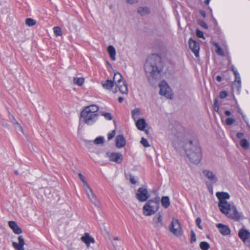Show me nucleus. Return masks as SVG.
Returning <instances> with one entry per match:
<instances>
[{"instance_id": "nucleus-26", "label": "nucleus", "mask_w": 250, "mask_h": 250, "mask_svg": "<svg viewBox=\"0 0 250 250\" xmlns=\"http://www.w3.org/2000/svg\"><path fill=\"white\" fill-rule=\"evenodd\" d=\"M107 51L111 59L113 61H115L116 60V51L115 48L113 46L110 45L107 47Z\"/></svg>"}, {"instance_id": "nucleus-22", "label": "nucleus", "mask_w": 250, "mask_h": 250, "mask_svg": "<svg viewBox=\"0 0 250 250\" xmlns=\"http://www.w3.org/2000/svg\"><path fill=\"white\" fill-rule=\"evenodd\" d=\"M146 204H149L153 208V209H156L158 210L159 208V199L155 198L153 200H148Z\"/></svg>"}, {"instance_id": "nucleus-25", "label": "nucleus", "mask_w": 250, "mask_h": 250, "mask_svg": "<svg viewBox=\"0 0 250 250\" xmlns=\"http://www.w3.org/2000/svg\"><path fill=\"white\" fill-rule=\"evenodd\" d=\"M146 123L144 119H138L136 122V125L138 129L144 130Z\"/></svg>"}, {"instance_id": "nucleus-56", "label": "nucleus", "mask_w": 250, "mask_h": 250, "mask_svg": "<svg viewBox=\"0 0 250 250\" xmlns=\"http://www.w3.org/2000/svg\"><path fill=\"white\" fill-rule=\"evenodd\" d=\"M200 13L201 15L203 17H204V18H205V17H206V14L205 11H203V10H201V11H200Z\"/></svg>"}, {"instance_id": "nucleus-6", "label": "nucleus", "mask_w": 250, "mask_h": 250, "mask_svg": "<svg viewBox=\"0 0 250 250\" xmlns=\"http://www.w3.org/2000/svg\"><path fill=\"white\" fill-rule=\"evenodd\" d=\"M159 86L160 87V94L165 96L168 99H171L172 98V91L167 83L163 81L161 82Z\"/></svg>"}, {"instance_id": "nucleus-54", "label": "nucleus", "mask_w": 250, "mask_h": 250, "mask_svg": "<svg viewBox=\"0 0 250 250\" xmlns=\"http://www.w3.org/2000/svg\"><path fill=\"white\" fill-rule=\"evenodd\" d=\"M78 175H79V177L80 180H81V181L82 182L85 181L84 176L81 173H79Z\"/></svg>"}, {"instance_id": "nucleus-11", "label": "nucleus", "mask_w": 250, "mask_h": 250, "mask_svg": "<svg viewBox=\"0 0 250 250\" xmlns=\"http://www.w3.org/2000/svg\"><path fill=\"white\" fill-rule=\"evenodd\" d=\"M105 156L109 158L110 161L114 162L118 164L121 163L123 161L122 155L121 153L107 152L105 154Z\"/></svg>"}, {"instance_id": "nucleus-12", "label": "nucleus", "mask_w": 250, "mask_h": 250, "mask_svg": "<svg viewBox=\"0 0 250 250\" xmlns=\"http://www.w3.org/2000/svg\"><path fill=\"white\" fill-rule=\"evenodd\" d=\"M189 47L193 52L196 57L199 56V51L200 49L199 44L195 41L190 38L188 41Z\"/></svg>"}, {"instance_id": "nucleus-44", "label": "nucleus", "mask_w": 250, "mask_h": 250, "mask_svg": "<svg viewBox=\"0 0 250 250\" xmlns=\"http://www.w3.org/2000/svg\"><path fill=\"white\" fill-rule=\"evenodd\" d=\"M196 36L198 38H203V39L205 38L204 37V33H203V32L202 31H200L199 29H196Z\"/></svg>"}, {"instance_id": "nucleus-59", "label": "nucleus", "mask_w": 250, "mask_h": 250, "mask_svg": "<svg viewBox=\"0 0 250 250\" xmlns=\"http://www.w3.org/2000/svg\"><path fill=\"white\" fill-rule=\"evenodd\" d=\"M124 101V98L122 97H120L118 98V101L120 103H122Z\"/></svg>"}, {"instance_id": "nucleus-24", "label": "nucleus", "mask_w": 250, "mask_h": 250, "mask_svg": "<svg viewBox=\"0 0 250 250\" xmlns=\"http://www.w3.org/2000/svg\"><path fill=\"white\" fill-rule=\"evenodd\" d=\"M101 84L104 88L110 90L113 87L114 83L111 80H107L105 81L102 82Z\"/></svg>"}, {"instance_id": "nucleus-61", "label": "nucleus", "mask_w": 250, "mask_h": 250, "mask_svg": "<svg viewBox=\"0 0 250 250\" xmlns=\"http://www.w3.org/2000/svg\"><path fill=\"white\" fill-rule=\"evenodd\" d=\"M236 70L235 69V68L234 67V66L233 65H232L231 66V70L233 71V72L235 70Z\"/></svg>"}, {"instance_id": "nucleus-49", "label": "nucleus", "mask_w": 250, "mask_h": 250, "mask_svg": "<svg viewBox=\"0 0 250 250\" xmlns=\"http://www.w3.org/2000/svg\"><path fill=\"white\" fill-rule=\"evenodd\" d=\"M115 134V130H112V132L110 134H108V139L111 140V139H112L114 137Z\"/></svg>"}, {"instance_id": "nucleus-18", "label": "nucleus", "mask_w": 250, "mask_h": 250, "mask_svg": "<svg viewBox=\"0 0 250 250\" xmlns=\"http://www.w3.org/2000/svg\"><path fill=\"white\" fill-rule=\"evenodd\" d=\"M216 227L218 228L220 232L223 235H228L230 232V229L228 226L226 225H224L222 224H217Z\"/></svg>"}, {"instance_id": "nucleus-28", "label": "nucleus", "mask_w": 250, "mask_h": 250, "mask_svg": "<svg viewBox=\"0 0 250 250\" xmlns=\"http://www.w3.org/2000/svg\"><path fill=\"white\" fill-rule=\"evenodd\" d=\"M161 202L162 206L165 208H167L170 205V200L168 196H163Z\"/></svg>"}, {"instance_id": "nucleus-57", "label": "nucleus", "mask_w": 250, "mask_h": 250, "mask_svg": "<svg viewBox=\"0 0 250 250\" xmlns=\"http://www.w3.org/2000/svg\"><path fill=\"white\" fill-rule=\"evenodd\" d=\"M225 115H226V116H229L231 115V112H230V111L227 110V111H226L225 112Z\"/></svg>"}, {"instance_id": "nucleus-10", "label": "nucleus", "mask_w": 250, "mask_h": 250, "mask_svg": "<svg viewBox=\"0 0 250 250\" xmlns=\"http://www.w3.org/2000/svg\"><path fill=\"white\" fill-rule=\"evenodd\" d=\"M227 215L229 218L235 221H239L243 218L242 213L238 212L235 206H232L230 211Z\"/></svg>"}, {"instance_id": "nucleus-58", "label": "nucleus", "mask_w": 250, "mask_h": 250, "mask_svg": "<svg viewBox=\"0 0 250 250\" xmlns=\"http://www.w3.org/2000/svg\"><path fill=\"white\" fill-rule=\"evenodd\" d=\"M216 80L217 82H220L222 80V78L220 76H217L216 78Z\"/></svg>"}, {"instance_id": "nucleus-62", "label": "nucleus", "mask_w": 250, "mask_h": 250, "mask_svg": "<svg viewBox=\"0 0 250 250\" xmlns=\"http://www.w3.org/2000/svg\"><path fill=\"white\" fill-rule=\"evenodd\" d=\"M209 1L210 0H205V3L206 4H208L209 2Z\"/></svg>"}, {"instance_id": "nucleus-23", "label": "nucleus", "mask_w": 250, "mask_h": 250, "mask_svg": "<svg viewBox=\"0 0 250 250\" xmlns=\"http://www.w3.org/2000/svg\"><path fill=\"white\" fill-rule=\"evenodd\" d=\"M137 12L141 16H145L150 13L149 9L146 6L139 7L137 9Z\"/></svg>"}, {"instance_id": "nucleus-48", "label": "nucleus", "mask_w": 250, "mask_h": 250, "mask_svg": "<svg viewBox=\"0 0 250 250\" xmlns=\"http://www.w3.org/2000/svg\"><path fill=\"white\" fill-rule=\"evenodd\" d=\"M83 186L85 188V191H87V190L91 189L90 187H89V186L88 185V183L86 182V181L83 182Z\"/></svg>"}, {"instance_id": "nucleus-21", "label": "nucleus", "mask_w": 250, "mask_h": 250, "mask_svg": "<svg viewBox=\"0 0 250 250\" xmlns=\"http://www.w3.org/2000/svg\"><path fill=\"white\" fill-rule=\"evenodd\" d=\"M238 236L244 242V240L250 237V233L248 230L244 229H241L239 231Z\"/></svg>"}, {"instance_id": "nucleus-1", "label": "nucleus", "mask_w": 250, "mask_h": 250, "mask_svg": "<svg viewBox=\"0 0 250 250\" xmlns=\"http://www.w3.org/2000/svg\"><path fill=\"white\" fill-rule=\"evenodd\" d=\"M144 69L149 81L159 78L162 70L161 57L157 54H152L148 56L145 64Z\"/></svg>"}, {"instance_id": "nucleus-5", "label": "nucleus", "mask_w": 250, "mask_h": 250, "mask_svg": "<svg viewBox=\"0 0 250 250\" xmlns=\"http://www.w3.org/2000/svg\"><path fill=\"white\" fill-rule=\"evenodd\" d=\"M81 117L84 123L88 125H91L97 120L98 114L83 110L81 113Z\"/></svg>"}, {"instance_id": "nucleus-63", "label": "nucleus", "mask_w": 250, "mask_h": 250, "mask_svg": "<svg viewBox=\"0 0 250 250\" xmlns=\"http://www.w3.org/2000/svg\"><path fill=\"white\" fill-rule=\"evenodd\" d=\"M114 240H119L120 239L118 237H114L113 238Z\"/></svg>"}, {"instance_id": "nucleus-55", "label": "nucleus", "mask_w": 250, "mask_h": 250, "mask_svg": "<svg viewBox=\"0 0 250 250\" xmlns=\"http://www.w3.org/2000/svg\"><path fill=\"white\" fill-rule=\"evenodd\" d=\"M244 136L243 133L239 132L237 134V137L238 138H242Z\"/></svg>"}, {"instance_id": "nucleus-40", "label": "nucleus", "mask_w": 250, "mask_h": 250, "mask_svg": "<svg viewBox=\"0 0 250 250\" xmlns=\"http://www.w3.org/2000/svg\"><path fill=\"white\" fill-rule=\"evenodd\" d=\"M215 45L217 47V50H216L217 53L219 55H221L222 56H224L225 54H224V50L220 46H219L217 44H215Z\"/></svg>"}, {"instance_id": "nucleus-3", "label": "nucleus", "mask_w": 250, "mask_h": 250, "mask_svg": "<svg viewBox=\"0 0 250 250\" xmlns=\"http://www.w3.org/2000/svg\"><path fill=\"white\" fill-rule=\"evenodd\" d=\"M216 196L219 200L218 207L221 212L226 215L229 214L233 204H231L227 201L230 198V195L228 192H217Z\"/></svg>"}, {"instance_id": "nucleus-47", "label": "nucleus", "mask_w": 250, "mask_h": 250, "mask_svg": "<svg viewBox=\"0 0 250 250\" xmlns=\"http://www.w3.org/2000/svg\"><path fill=\"white\" fill-rule=\"evenodd\" d=\"M201 222V219L200 218L198 217L196 219V224L199 228L200 229H202V226L200 225V223Z\"/></svg>"}, {"instance_id": "nucleus-13", "label": "nucleus", "mask_w": 250, "mask_h": 250, "mask_svg": "<svg viewBox=\"0 0 250 250\" xmlns=\"http://www.w3.org/2000/svg\"><path fill=\"white\" fill-rule=\"evenodd\" d=\"M87 196L91 201V202L97 207H100L101 204L99 201L97 200L96 195L93 193L91 188L85 191Z\"/></svg>"}, {"instance_id": "nucleus-17", "label": "nucleus", "mask_w": 250, "mask_h": 250, "mask_svg": "<svg viewBox=\"0 0 250 250\" xmlns=\"http://www.w3.org/2000/svg\"><path fill=\"white\" fill-rule=\"evenodd\" d=\"M81 240L86 245L87 248L89 247L90 244L91 243H94L95 240L94 239L90 236L88 233H85L83 236L81 238Z\"/></svg>"}, {"instance_id": "nucleus-39", "label": "nucleus", "mask_w": 250, "mask_h": 250, "mask_svg": "<svg viewBox=\"0 0 250 250\" xmlns=\"http://www.w3.org/2000/svg\"><path fill=\"white\" fill-rule=\"evenodd\" d=\"M13 125L14 126L15 128L17 130H19V131H21L22 132H23V128L22 127V126L20 125V124L17 121H15L14 123V124H13Z\"/></svg>"}, {"instance_id": "nucleus-32", "label": "nucleus", "mask_w": 250, "mask_h": 250, "mask_svg": "<svg viewBox=\"0 0 250 250\" xmlns=\"http://www.w3.org/2000/svg\"><path fill=\"white\" fill-rule=\"evenodd\" d=\"M235 81L233 83V85L234 86L236 83L237 84V85L236 86L238 90H239V89L241 88V79L240 75H238V76H235Z\"/></svg>"}, {"instance_id": "nucleus-64", "label": "nucleus", "mask_w": 250, "mask_h": 250, "mask_svg": "<svg viewBox=\"0 0 250 250\" xmlns=\"http://www.w3.org/2000/svg\"><path fill=\"white\" fill-rule=\"evenodd\" d=\"M145 133L146 134H148L149 133V131L148 130H145Z\"/></svg>"}, {"instance_id": "nucleus-60", "label": "nucleus", "mask_w": 250, "mask_h": 250, "mask_svg": "<svg viewBox=\"0 0 250 250\" xmlns=\"http://www.w3.org/2000/svg\"><path fill=\"white\" fill-rule=\"evenodd\" d=\"M233 74L234 75H235V76H238V75H239V73L238 72L237 70H235L234 72H233Z\"/></svg>"}, {"instance_id": "nucleus-33", "label": "nucleus", "mask_w": 250, "mask_h": 250, "mask_svg": "<svg viewBox=\"0 0 250 250\" xmlns=\"http://www.w3.org/2000/svg\"><path fill=\"white\" fill-rule=\"evenodd\" d=\"M200 248L202 250H208L209 248V245L206 242H202L200 244Z\"/></svg>"}, {"instance_id": "nucleus-31", "label": "nucleus", "mask_w": 250, "mask_h": 250, "mask_svg": "<svg viewBox=\"0 0 250 250\" xmlns=\"http://www.w3.org/2000/svg\"><path fill=\"white\" fill-rule=\"evenodd\" d=\"M240 145L244 149H247L249 148V143L245 139L241 140L240 141Z\"/></svg>"}, {"instance_id": "nucleus-37", "label": "nucleus", "mask_w": 250, "mask_h": 250, "mask_svg": "<svg viewBox=\"0 0 250 250\" xmlns=\"http://www.w3.org/2000/svg\"><path fill=\"white\" fill-rule=\"evenodd\" d=\"M100 114H101V115L104 116V117L108 120H111L112 119V116L111 114L109 113L100 112Z\"/></svg>"}, {"instance_id": "nucleus-41", "label": "nucleus", "mask_w": 250, "mask_h": 250, "mask_svg": "<svg viewBox=\"0 0 250 250\" xmlns=\"http://www.w3.org/2000/svg\"><path fill=\"white\" fill-rule=\"evenodd\" d=\"M141 144L146 147H148L150 146L147 140L145 139L144 137H142L141 141Z\"/></svg>"}, {"instance_id": "nucleus-29", "label": "nucleus", "mask_w": 250, "mask_h": 250, "mask_svg": "<svg viewBox=\"0 0 250 250\" xmlns=\"http://www.w3.org/2000/svg\"><path fill=\"white\" fill-rule=\"evenodd\" d=\"M141 114V111L139 108H136L131 111V115L134 120H138L139 116Z\"/></svg>"}, {"instance_id": "nucleus-53", "label": "nucleus", "mask_w": 250, "mask_h": 250, "mask_svg": "<svg viewBox=\"0 0 250 250\" xmlns=\"http://www.w3.org/2000/svg\"><path fill=\"white\" fill-rule=\"evenodd\" d=\"M9 119L13 124L15 121H17L12 115H9Z\"/></svg>"}, {"instance_id": "nucleus-43", "label": "nucleus", "mask_w": 250, "mask_h": 250, "mask_svg": "<svg viewBox=\"0 0 250 250\" xmlns=\"http://www.w3.org/2000/svg\"><path fill=\"white\" fill-rule=\"evenodd\" d=\"M196 241V239L195 233V232L193 230H191V231L190 243L191 244L195 242Z\"/></svg>"}, {"instance_id": "nucleus-7", "label": "nucleus", "mask_w": 250, "mask_h": 250, "mask_svg": "<svg viewBox=\"0 0 250 250\" xmlns=\"http://www.w3.org/2000/svg\"><path fill=\"white\" fill-rule=\"evenodd\" d=\"M170 230L174 235L179 236L182 235L181 225L177 219H173L169 227Z\"/></svg>"}, {"instance_id": "nucleus-50", "label": "nucleus", "mask_w": 250, "mask_h": 250, "mask_svg": "<svg viewBox=\"0 0 250 250\" xmlns=\"http://www.w3.org/2000/svg\"><path fill=\"white\" fill-rule=\"evenodd\" d=\"M126 3L129 4H133L137 3L138 0H125Z\"/></svg>"}, {"instance_id": "nucleus-52", "label": "nucleus", "mask_w": 250, "mask_h": 250, "mask_svg": "<svg viewBox=\"0 0 250 250\" xmlns=\"http://www.w3.org/2000/svg\"><path fill=\"white\" fill-rule=\"evenodd\" d=\"M129 181L130 183L132 184H135L136 183V180H135L134 177L132 176H130Z\"/></svg>"}, {"instance_id": "nucleus-45", "label": "nucleus", "mask_w": 250, "mask_h": 250, "mask_svg": "<svg viewBox=\"0 0 250 250\" xmlns=\"http://www.w3.org/2000/svg\"><path fill=\"white\" fill-rule=\"evenodd\" d=\"M228 93L226 91H221L219 93V97L224 99L228 96Z\"/></svg>"}, {"instance_id": "nucleus-20", "label": "nucleus", "mask_w": 250, "mask_h": 250, "mask_svg": "<svg viewBox=\"0 0 250 250\" xmlns=\"http://www.w3.org/2000/svg\"><path fill=\"white\" fill-rule=\"evenodd\" d=\"M8 225L15 234H19L22 232L21 229L18 226L15 221H9Z\"/></svg>"}, {"instance_id": "nucleus-4", "label": "nucleus", "mask_w": 250, "mask_h": 250, "mask_svg": "<svg viewBox=\"0 0 250 250\" xmlns=\"http://www.w3.org/2000/svg\"><path fill=\"white\" fill-rule=\"evenodd\" d=\"M113 82L122 94H127L128 88L127 84L123 80V76L120 73L118 72L114 73Z\"/></svg>"}, {"instance_id": "nucleus-34", "label": "nucleus", "mask_w": 250, "mask_h": 250, "mask_svg": "<svg viewBox=\"0 0 250 250\" xmlns=\"http://www.w3.org/2000/svg\"><path fill=\"white\" fill-rule=\"evenodd\" d=\"M53 31L56 36H60L62 34L61 28L58 26H55L53 28Z\"/></svg>"}, {"instance_id": "nucleus-2", "label": "nucleus", "mask_w": 250, "mask_h": 250, "mask_svg": "<svg viewBox=\"0 0 250 250\" xmlns=\"http://www.w3.org/2000/svg\"><path fill=\"white\" fill-rule=\"evenodd\" d=\"M184 148L188 157L193 164H199L202 159L201 149L199 143L196 139L189 140L186 142Z\"/></svg>"}, {"instance_id": "nucleus-9", "label": "nucleus", "mask_w": 250, "mask_h": 250, "mask_svg": "<svg viewBox=\"0 0 250 250\" xmlns=\"http://www.w3.org/2000/svg\"><path fill=\"white\" fill-rule=\"evenodd\" d=\"M163 214L159 212L156 214L152 220V224L155 228L157 229H160L163 226Z\"/></svg>"}, {"instance_id": "nucleus-36", "label": "nucleus", "mask_w": 250, "mask_h": 250, "mask_svg": "<svg viewBox=\"0 0 250 250\" xmlns=\"http://www.w3.org/2000/svg\"><path fill=\"white\" fill-rule=\"evenodd\" d=\"M25 23L27 25L31 26L35 25L36 23V21L32 19L28 18L26 20Z\"/></svg>"}, {"instance_id": "nucleus-8", "label": "nucleus", "mask_w": 250, "mask_h": 250, "mask_svg": "<svg viewBox=\"0 0 250 250\" xmlns=\"http://www.w3.org/2000/svg\"><path fill=\"white\" fill-rule=\"evenodd\" d=\"M135 196L137 199L141 202L146 201L149 197L147 189L142 187L138 189Z\"/></svg>"}, {"instance_id": "nucleus-14", "label": "nucleus", "mask_w": 250, "mask_h": 250, "mask_svg": "<svg viewBox=\"0 0 250 250\" xmlns=\"http://www.w3.org/2000/svg\"><path fill=\"white\" fill-rule=\"evenodd\" d=\"M158 210L156 209H153V208L151 207L149 204H145L143 208V214L146 216H151L154 214Z\"/></svg>"}, {"instance_id": "nucleus-35", "label": "nucleus", "mask_w": 250, "mask_h": 250, "mask_svg": "<svg viewBox=\"0 0 250 250\" xmlns=\"http://www.w3.org/2000/svg\"><path fill=\"white\" fill-rule=\"evenodd\" d=\"M93 143L97 145L102 144L104 143V138L102 136L97 137L94 140Z\"/></svg>"}, {"instance_id": "nucleus-19", "label": "nucleus", "mask_w": 250, "mask_h": 250, "mask_svg": "<svg viewBox=\"0 0 250 250\" xmlns=\"http://www.w3.org/2000/svg\"><path fill=\"white\" fill-rule=\"evenodd\" d=\"M116 146L118 148H121L124 146L126 143L125 137L122 135H118L115 139Z\"/></svg>"}, {"instance_id": "nucleus-51", "label": "nucleus", "mask_w": 250, "mask_h": 250, "mask_svg": "<svg viewBox=\"0 0 250 250\" xmlns=\"http://www.w3.org/2000/svg\"><path fill=\"white\" fill-rule=\"evenodd\" d=\"M243 242L247 246L250 248V237L246 240H244Z\"/></svg>"}, {"instance_id": "nucleus-46", "label": "nucleus", "mask_w": 250, "mask_h": 250, "mask_svg": "<svg viewBox=\"0 0 250 250\" xmlns=\"http://www.w3.org/2000/svg\"><path fill=\"white\" fill-rule=\"evenodd\" d=\"M213 108H214V110L215 111H216V112L218 111L219 106L218 105L217 100L216 99H214V100Z\"/></svg>"}, {"instance_id": "nucleus-42", "label": "nucleus", "mask_w": 250, "mask_h": 250, "mask_svg": "<svg viewBox=\"0 0 250 250\" xmlns=\"http://www.w3.org/2000/svg\"><path fill=\"white\" fill-rule=\"evenodd\" d=\"M198 23L200 26H201L202 27L204 28L205 29H208V26L206 23L203 20H199L198 21Z\"/></svg>"}, {"instance_id": "nucleus-27", "label": "nucleus", "mask_w": 250, "mask_h": 250, "mask_svg": "<svg viewBox=\"0 0 250 250\" xmlns=\"http://www.w3.org/2000/svg\"><path fill=\"white\" fill-rule=\"evenodd\" d=\"M99 107L96 105H91L86 107L83 110L86 111L91 113H96L98 111Z\"/></svg>"}, {"instance_id": "nucleus-38", "label": "nucleus", "mask_w": 250, "mask_h": 250, "mask_svg": "<svg viewBox=\"0 0 250 250\" xmlns=\"http://www.w3.org/2000/svg\"><path fill=\"white\" fill-rule=\"evenodd\" d=\"M236 120L234 118H229L226 120V124L228 125H231L235 122Z\"/></svg>"}, {"instance_id": "nucleus-16", "label": "nucleus", "mask_w": 250, "mask_h": 250, "mask_svg": "<svg viewBox=\"0 0 250 250\" xmlns=\"http://www.w3.org/2000/svg\"><path fill=\"white\" fill-rule=\"evenodd\" d=\"M203 174L212 183H216L217 181V177L211 171L205 169L203 171Z\"/></svg>"}, {"instance_id": "nucleus-15", "label": "nucleus", "mask_w": 250, "mask_h": 250, "mask_svg": "<svg viewBox=\"0 0 250 250\" xmlns=\"http://www.w3.org/2000/svg\"><path fill=\"white\" fill-rule=\"evenodd\" d=\"M19 243L13 242L12 246L17 250H24L23 246L25 244L24 239L22 236H19L18 237Z\"/></svg>"}, {"instance_id": "nucleus-30", "label": "nucleus", "mask_w": 250, "mask_h": 250, "mask_svg": "<svg viewBox=\"0 0 250 250\" xmlns=\"http://www.w3.org/2000/svg\"><path fill=\"white\" fill-rule=\"evenodd\" d=\"M84 79L83 78H74L73 79V83L74 84L81 86L84 83Z\"/></svg>"}]
</instances>
